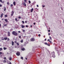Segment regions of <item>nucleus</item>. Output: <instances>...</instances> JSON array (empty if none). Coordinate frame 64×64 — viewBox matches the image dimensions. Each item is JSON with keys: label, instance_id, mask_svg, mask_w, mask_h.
<instances>
[{"label": "nucleus", "instance_id": "obj_48", "mask_svg": "<svg viewBox=\"0 0 64 64\" xmlns=\"http://www.w3.org/2000/svg\"><path fill=\"white\" fill-rule=\"evenodd\" d=\"M48 41H49V42L50 41V39H48Z\"/></svg>", "mask_w": 64, "mask_h": 64}, {"label": "nucleus", "instance_id": "obj_38", "mask_svg": "<svg viewBox=\"0 0 64 64\" xmlns=\"http://www.w3.org/2000/svg\"><path fill=\"white\" fill-rule=\"evenodd\" d=\"M45 5H43L42 6V7H45Z\"/></svg>", "mask_w": 64, "mask_h": 64}, {"label": "nucleus", "instance_id": "obj_63", "mask_svg": "<svg viewBox=\"0 0 64 64\" xmlns=\"http://www.w3.org/2000/svg\"><path fill=\"white\" fill-rule=\"evenodd\" d=\"M9 54V53H8V52H7V54Z\"/></svg>", "mask_w": 64, "mask_h": 64}, {"label": "nucleus", "instance_id": "obj_3", "mask_svg": "<svg viewBox=\"0 0 64 64\" xmlns=\"http://www.w3.org/2000/svg\"><path fill=\"white\" fill-rule=\"evenodd\" d=\"M16 54L17 56H20V53L19 52H17L16 53Z\"/></svg>", "mask_w": 64, "mask_h": 64}, {"label": "nucleus", "instance_id": "obj_54", "mask_svg": "<svg viewBox=\"0 0 64 64\" xmlns=\"http://www.w3.org/2000/svg\"><path fill=\"white\" fill-rule=\"evenodd\" d=\"M26 27H28V25H26Z\"/></svg>", "mask_w": 64, "mask_h": 64}, {"label": "nucleus", "instance_id": "obj_14", "mask_svg": "<svg viewBox=\"0 0 64 64\" xmlns=\"http://www.w3.org/2000/svg\"><path fill=\"white\" fill-rule=\"evenodd\" d=\"M3 62H4V63H6V60H4L3 61Z\"/></svg>", "mask_w": 64, "mask_h": 64}, {"label": "nucleus", "instance_id": "obj_59", "mask_svg": "<svg viewBox=\"0 0 64 64\" xmlns=\"http://www.w3.org/2000/svg\"><path fill=\"white\" fill-rule=\"evenodd\" d=\"M44 41H46V38L45 39Z\"/></svg>", "mask_w": 64, "mask_h": 64}, {"label": "nucleus", "instance_id": "obj_1", "mask_svg": "<svg viewBox=\"0 0 64 64\" xmlns=\"http://www.w3.org/2000/svg\"><path fill=\"white\" fill-rule=\"evenodd\" d=\"M12 34L14 35V36H17V35H18V33L15 31H13L12 32Z\"/></svg>", "mask_w": 64, "mask_h": 64}, {"label": "nucleus", "instance_id": "obj_29", "mask_svg": "<svg viewBox=\"0 0 64 64\" xmlns=\"http://www.w3.org/2000/svg\"><path fill=\"white\" fill-rule=\"evenodd\" d=\"M50 38L51 39V40H52V38H51V36H50Z\"/></svg>", "mask_w": 64, "mask_h": 64}, {"label": "nucleus", "instance_id": "obj_51", "mask_svg": "<svg viewBox=\"0 0 64 64\" xmlns=\"http://www.w3.org/2000/svg\"><path fill=\"white\" fill-rule=\"evenodd\" d=\"M23 32H25V30H23Z\"/></svg>", "mask_w": 64, "mask_h": 64}, {"label": "nucleus", "instance_id": "obj_34", "mask_svg": "<svg viewBox=\"0 0 64 64\" xmlns=\"http://www.w3.org/2000/svg\"><path fill=\"white\" fill-rule=\"evenodd\" d=\"M47 46H50V44H47Z\"/></svg>", "mask_w": 64, "mask_h": 64}, {"label": "nucleus", "instance_id": "obj_11", "mask_svg": "<svg viewBox=\"0 0 64 64\" xmlns=\"http://www.w3.org/2000/svg\"><path fill=\"white\" fill-rule=\"evenodd\" d=\"M4 39L5 40H6L7 39V38L6 37L4 38Z\"/></svg>", "mask_w": 64, "mask_h": 64}, {"label": "nucleus", "instance_id": "obj_56", "mask_svg": "<svg viewBox=\"0 0 64 64\" xmlns=\"http://www.w3.org/2000/svg\"><path fill=\"white\" fill-rule=\"evenodd\" d=\"M48 32H50V30H48Z\"/></svg>", "mask_w": 64, "mask_h": 64}, {"label": "nucleus", "instance_id": "obj_24", "mask_svg": "<svg viewBox=\"0 0 64 64\" xmlns=\"http://www.w3.org/2000/svg\"><path fill=\"white\" fill-rule=\"evenodd\" d=\"M3 15H4L2 13L1 15V16H3Z\"/></svg>", "mask_w": 64, "mask_h": 64}, {"label": "nucleus", "instance_id": "obj_33", "mask_svg": "<svg viewBox=\"0 0 64 64\" xmlns=\"http://www.w3.org/2000/svg\"><path fill=\"white\" fill-rule=\"evenodd\" d=\"M12 14H14V11H12Z\"/></svg>", "mask_w": 64, "mask_h": 64}, {"label": "nucleus", "instance_id": "obj_60", "mask_svg": "<svg viewBox=\"0 0 64 64\" xmlns=\"http://www.w3.org/2000/svg\"><path fill=\"white\" fill-rule=\"evenodd\" d=\"M34 25H35V22H34Z\"/></svg>", "mask_w": 64, "mask_h": 64}, {"label": "nucleus", "instance_id": "obj_18", "mask_svg": "<svg viewBox=\"0 0 64 64\" xmlns=\"http://www.w3.org/2000/svg\"><path fill=\"white\" fill-rule=\"evenodd\" d=\"M4 20L6 22H8V21H7V19H4Z\"/></svg>", "mask_w": 64, "mask_h": 64}, {"label": "nucleus", "instance_id": "obj_20", "mask_svg": "<svg viewBox=\"0 0 64 64\" xmlns=\"http://www.w3.org/2000/svg\"><path fill=\"white\" fill-rule=\"evenodd\" d=\"M3 48H0V51H2Z\"/></svg>", "mask_w": 64, "mask_h": 64}, {"label": "nucleus", "instance_id": "obj_55", "mask_svg": "<svg viewBox=\"0 0 64 64\" xmlns=\"http://www.w3.org/2000/svg\"><path fill=\"white\" fill-rule=\"evenodd\" d=\"M37 6L38 7H39V6H38V5H37Z\"/></svg>", "mask_w": 64, "mask_h": 64}, {"label": "nucleus", "instance_id": "obj_8", "mask_svg": "<svg viewBox=\"0 0 64 64\" xmlns=\"http://www.w3.org/2000/svg\"><path fill=\"white\" fill-rule=\"evenodd\" d=\"M23 4L24 6H26V4H25V2H23Z\"/></svg>", "mask_w": 64, "mask_h": 64}, {"label": "nucleus", "instance_id": "obj_32", "mask_svg": "<svg viewBox=\"0 0 64 64\" xmlns=\"http://www.w3.org/2000/svg\"><path fill=\"white\" fill-rule=\"evenodd\" d=\"M4 59L5 60L6 59V57H4Z\"/></svg>", "mask_w": 64, "mask_h": 64}, {"label": "nucleus", "instance_id": "obj_10", "mask_svg": "<svg viewBox=\"0 0 64 64\" xmlns=\"http://www.w3.org/2000/svg\"><path fill=\"white\" fill-rule=\"evenodd\" d=\"M4 50H6V49H7V48L4 47Z\"/></svg>", "mask_w": 64, "mask_h": 64}, {"label": "nucleus", "instance_id": "obj_26", "mask_svg": "<svg viewBox=\"0 0 64 64\" xmlns=\"http://www.w3.org/2000/svg\"><path fill=\"white\" fill-rule=\"evenodd\" d=\"M7 5H9V2H7Z\"/></svg>", "mask_w": 64, "mask_h": 64}, {"label": "nucleus", "instance_id": "obj_42", "mask_svg": "<svg viewBox=\"0 0 64 64\" xmlns=\"http://www.w3.org/2000/svg\"><path fill=\"white\" fill-rule=\"evenodd\" d=\"M24 2H26V0H24Z\"/></svg>", "mask_w": 64, "mask_h": 64}, {"label": "nucleus", "instance_id": "obj_37", "mask_svg": "<svg viewBox=\"0 0 64 64\" xmlns=\"http://www.w3.org/2000/svg\"><path fill=\"white\" fill-rule=\"evenodd\" d=\"M22 22L23 23V24H24V21H22Z\"/></svg>", "mask_w": 64, "mask_h": 64}, {"label": "nucleus", "instance_id": "obj_53", "mask_svg": "<svg viewBox=\"0 0 64 64\" xmlns=\"http://www.w3.org/2000/svg\"><path fill=\"white\" fill-rule=\"evenodd\" d=\"M40 34H39L38 35V36H40Z\"/></svg>", "mask_w": 64, "mask_h": 64}, {"label": "nucleus", "instance_id": "obj_17", "mask_svg": "<svg viewBox=\"0 0 64 64\" xmlns=\"http://www.w3.org/2000/svg\"><path fill=\"white\" fill-rule=\"evenodd\" d=\"M0 54H4V53L2 52H0Z\"/></svg>", "mask_w": 64, "mask_h": 64}, {"label": "nucleus", "instance_id": "obj_6", "mask_svg": "<svg viewBox=\"0 0 64 64\" xmlns=\"http://www.w3.org/2000/svg\"><path fill=\"white\" fill-rule=\"evenodd\" d=\"M8 36H10V32H8Z\"/></svg>", "mask_w": 64, "mask_h": 64}, {"label": "nucleus", "instance_id": "obj_7", "mask_svg": "<svg viewBox=\"0 0 64 64\" xmlns=\"http://www.w3.org/2000/svg\"><path fill=\"white\" fill-rule=\"evenodd\" d=\"M33 8H32L30 10V12H32L33 11Z\"/></svg>", "mask_w": 64, "mask_h": 64}, {"label": "nucleus", "instance_id": "obj_4", "mask_svg": "<svg viewBox=\"0 0 64 64\" xmlns=\"http://www.w3.org/2000/svg\"><path fill=\"white\" fill-rule=\"evenodd\" d=\"M0 57H1V58H3L4 57V54H2V55L1 54H0Z\"/></svg>", "mask_w": 64, "mask_h": 64}, {"label": "nucleus", "instance_id": "obj_16", "mask_svg": "<svg viewBox=\"0 0 64 64\" xmlns=\"http://www.w3.org/2000/svg\"><path fill=\"white\" fill-rule=\"evenodd\" d=\"M12 45H13V46L14 45V42L13 41H12Z\"/></svg>", "mask_w": 64, "mask_h": 64}, {"label": "nucleus", "instance_id": "obj_5", "mask_svg": "<svg viewBox=\"0 0 64 64\" xmlns=\"http://www.w3.org/2000/svg\"><path fill=\"white\" fill-rule=\"evenodd\" d=\"M31 41H35V39L34 38H32L30 40Z\"/></svg>", "mask_w": 64, "mask_h": 64}, {"label": "nucleus", "instance_id": "obj_27", "mask_svg": "<svg viewBox=\"0 0 64 64\" xmlns=\"http://www.w3.org/2000/svg\"><path fill=\"white\" fill-rule=\"evenodd\" d=\"M28 3H29L30 4L31 3V1H30V0H29L28 1Z\"/></svg>", "mask_w": 64, "mask_h": 64}, {"label": "nucleus", "instance_id": "obj_2", "mask_svg": "<svg viewBox=\"0 0 64 64\" xmlns=\"http://www.w3.org/2000/svg\"><path fill=\"white\" fill-rule=\"evenodd\" d=\"M52 57H53L54 58L55 57V52H51Z\"/></svg>", "mask_w": 64, "mask_h": 64}, {"label": "nucleus", "instance_id": "obj_64", "mask_svg": "<svg viewBox=\"0 0 64 64\" xmlns=\"http://www.w3.org/2000/svg\"><path fill=\"white\" fill-rule=\"evenodd\" d=\"M7 16L6 15H5V16Z\"/></svg>", "mask_w": 64, "mask_h": 64}, {"label": "nucleus", "instance_id": "obj_57", "mask_svg": "<svg viewBox=\"0 0 64 64\" xmlns=\"http://www.w3.org/2000/svg\"><path fill=\"white\" fill-rule=\"evenodd\" d=\"M16 42H17L16 41H15V43H16Z\"/></svg>", "mask_w": 64, "mask_h": 64}, {"label": "nucleus", "instance_id": "obj_21", "mask_svg": "<svg viewBox=\"0 0 64 64\" xmlns=\"http://www.w3.org/2000/svg\"><path fill=\"white\" fill-rule=\"evenodd\" d=\"M20 42H21V43H23V40H21L20 41Z\"/></svg>", "mask_w": 64, "mask_h": 64}, {"label": "nucleus", "instance_id": "obj_36", "mask_svg": "<svg viewBox=\"0 0 64 64\" xmlns=\"http://www.w3.org/2000/svg\"><path fill=\"white\" fill-rule=\"evenodd\" d=\"M19 38H20V39H21V36H19Z\"/></svg>", "mask_w": 64, "mask_h": 64}, {"label": "nucleus", "instance_id": "obj_28", "mask_svg": "<svg viewBox=\"0 0 64 64\" xmlns=\"http://www.w3.org/2000/svg\"><path fill=\"white\" fill-rule=\"evenodd\" d=\"M13 6V5L12 4H11L10 5V7H12V6Z\"/></svg>", "mask_w": 64, "mask_h": 64}, {"label": "nucleus", "instance_id": "obj_23", "mask_svg": "<svg viewBox=\"0 0 64 64\" xmlns=\"http://www.w3.org/2000/svg\"><path fill=\"white\" fill-rule=\"evenodd\" d=\"M16 44L17 45H18V46L19 45V43H18V42L16 43Z\"/></svg>", "mask_w": 64, "mask_h": 64}, {"label": "nucleus", "instance_id": "obj_15", "mask_svg": "<svg viewBox=\"0 0 64 64\" xmlns=\"http://www.w3.org/2000/svg\"><path fill=\"white\" fill-rule=\"evenodd\" d=\"M9 60H12V58L11 57L9 58Z\"/></svg>", "mask_w": 64, "mask_h": 64}, {"label": "nucleus", "instance_id": "obj_9", "mask_svg": "<svg viewBox=\"0 0 64 64\" xmlns=\"http://www.w3.org/2000/svg\"><path fill=\"white\" fill-rule=\"evenodd\" d=\"M14 6H15L16 5V2H14L13 3Z\"/></svg>", "mask_w": 64, "mask_h": 64}, {"label": "nucleus", "instance_id": "obj_47", "mask_svg": "<svg viewBox=\"0 0 64 64\" xmlns=\"http://www.w3.org/2000/svg\"><path fill=\"white\" fill-rule=\"evenodd\" d=\"M9 64H11V62H10Z\"/></svg>", "mask_w": 64, "mask_h": 64}, {"label": "nucleus", "instance_id": "obj_19", "mask_svg": "<svg viewBox=\"0 0 64 64\" xmlns=\"http://www.w3.org/2000/svg\"><path fill=\"white\" fill-rule=\"evenodd\" d=\"M4 11H5L6 10V7H5V6L4 7Z\"/></svg>", "mask_w": 64, "mask_h": 64}, {"label": "nucleus", "instance_id": "obj_31", "mask_svg": "<svg viewBox=\"0 0 64 64\" xmlns=\"http://www.w3.org/2000/svg\"><path fill=\"white\" fill-rule=\"evenodd\" d=\"M49 42H50V43H51V44H52V42L51 41H50Z\"/></svg>", "mask_w": 64, "mask_h": 64}, {"label": "nucleus", "instance_id": "obj_61", "mask_svg": "<svg viewBox=\"0 0 64 64\" xmlns=\"http://www.w3.org/2000/svg\"><path fill=\"white\" fill-rule=\"evenodd\" d=\"M30 27H32V25H31L30 26Z\"/></svg>", "mask_w": 64, "mask_h": 64}, {"label": "nucleus", "instance_id": "obj_39", "mask_svg": "<svg viewBox=\"0 0 64 64\" xmlns=\"http://www.w3.org/2000/svg\"><path fill=\"white\" fill-rule=\"evenodd\" d=\"M18 32L19 33H21V32H20V31H18Z\"/></svg>", "mask_w": 64, "mask_h": 64}, {"label": "nucleus", "instance_id": "obj_41", "mask_svg": "<svg viewBox=\"0 0 64 64\" xmlns=\"http://www.w3.org/2000/svg\"><path fill=\"white\" fill-rule=\"evenodd\" d=\"M0 2H2V0H0Z\"/></svg>", "mask_w": 64, "mask_h": 64}, {"label": "nucleus", "instance_id": "obj_43", "mask_svg": "<svg viewBox=\"0 0 64 64\" xmlns=\"http://www.w3.org/2000/svg\"><path fill=\"white\" fill-rule=\"evenodd\" d=\"M2 3H4V1H3L2 2Z\"/></svg>", "mask_w": 64, "mask_h": 64}, {"label": "nucleus", "instance_id": "obj_58", "mask_svg": "<svg viewBox=\"0 0 64 64\" xmlns=\"http://www.w3.org/2000/svg\"><path fill=\"white\" fill-rule=\"evenodd\" d=\"M26 58V60H27V58Z\"/></svg>", "mask_w": 64, "mask_h": 64}, {"label": "nucleus", "instance_id": "obj_35", "mask_svg": "<svg viewBox=\"0 0 64 64\" xmlns=\"http://www.w3.org/2000/svg\"><path fill=\"white\" fill-rule=\"evenodd\" d=\"M4 26H7V24H5L4 25Z\"/></svg>", "mask_w": 64, "mask_h": 64}, {"label": "nucleus", "instance_id": "obj_52", "mask_svg": "<svg viewBox=\"0 0 64 64\" xmlns=\"http://www.w3.org/2000/svg\"><path fill=\"white\" fill-rule=\"evenodd\" d=\"M25 23H27V21H26L25 22Z\"/></svg>", "mask_w": 64, "mask_h": 64}, {"label": "nucleus", "instance_id": "obj_25", "mask_svg": "<svg viewBox=\"0 0 64 64\" xmlns=\"http://www.w3.org/2000/svg\"><path fill=\"white\" fill-rule=\"evenodd\" d=\"M44 44L45 45H47L48 44L47 43V42H46L45 43H44Z\"/></svg>", "mask_w": 64, "mask_h": 64}, {"label": "nucleus", "instance_id": "obj_62", "mask_svg": "<svg viewBox=\"0 0 64 64\" xmlns=\"http://www.w3.org/2000/svg\"><path fill=\"white\" fill-rule=\"evenodd\" d=\"M2 20H4V19L2 18Z\"/></svg>", "mask_w": 64, "mask_h": 64}, {"label": "nucleus", "instance_id": "obj_49", "mask_svg": "<svg viewBox=\"0 0 64 64\" xmlns=\"http://www.w3.org/2000/svg\"><path fill=\"white\" fill-rule=\"evenodd\" d=\"M18 18H19V19H21V17L19 16L18 17Z\"/></svg>", "mask_w": 64, "mask_h": 64}, {"label": "nucleus", "instance_id": "obj_45", "mask_svg": "<svg viewBox=\"0 0 64 64\" xmlns=\"http://www.w3.org/2000/svg\"><path fill=\"white\" fill-rule=\"evenodd\" d=\"M13 14H11V16H13Z\"/></svg>", "mask_w": 64, "mask_h": 64}, {"label": "nucleus", "instance_id": "obj_30", "mask_svg": "<svg viewBox=\"0 0 64 64\" xmlns=\"http://www.w3.org/2000/svg\"><path fill=\"white\" fill-rule=\"evenodd\" d=\"M15 20L16 21H18V20H17V18H15Z\"/></svg>", "mask_w": 64, "mask_h": 64}, {"label": "nucleus", "instance_id": "obj_22", "mask_svg": "<svg viewBox=\"0 0 64 64\" xmlns=\"http://www.w3.org/2000/svg\"><path fill=\"white\" fill-rule=\"evenodd\" d=\"M20 58L21 59H22V60H23V57H21Z\"/></svg>", "mask_w": 64, "mask_h": 64}, {"label": "nucleus", "instance_id": "obj_44", "mask_svg": "<svg viewBox=\"0 0 64 64\" xmlns=\"http://www.w3.org/2000/svg\"><path fill=\"white\" fill-rule=\"evenodd\" d=\"M2 40H4V38H2Z\"/></svg>", "mask_w": 64, "mask_h": 64}, {"label": "nucleus", "instance_id": "obj_13", "mask_svg": "<svg viewBox=\"0 0 64 64\" xmlns=\"http://www.w3.org/2000/svg\"><path fill=\"white\" fill-rule=\"evenodd\" d=\"M25 50V48H23L22 49V51H24Z\"/></svg>", "mask_w": 64, "mask_h": 64}, {"label": "nucleus", "instance_id": "obj_40", "mask_svg": "<svg viewBox=\"0 0 64 64\" xmlns=\"http://www.w3.org/2000/svg\"><path fill=\"white\" fill-rule=\"evenodd\" d=\"M2 5L1 4H0V7H2Z\"/></svg>", "mask_w": 64, "mask_h": 64}, {"label": "nucleus", "instance_id": "obj_50", "mask_svg": "<svg viewBox=\"0 0 64 64\" xmlns=\"http://www.w3.org/2000/svg\"><path fill=\"white\" fill-rule=\"evenodd\" d=\"M48 35H50V33H49L48 34Z\"/></svg>", "mask_w": 64, "mask_h": 64}, {"label": "nucleus", "instance_id": "obj_12", "mask_svg": "<svg viewBox=\"0 0 64 64\" xmlns=\"http://www.w3.org/2000/svg\"><path fill=\"white\" fill-rule=\"evenodd\" d=\"M22 28H24V27H25V26H24V25H23L22 26Z\"/></svg>", "mask_w": 64, "mask_h": 64}, {"label": "nucleus", "instance_id": "obj_46", "mask_svg": "<svg viewBox=\"0 0 64 64\" xmlns=\"http://www.w3.org/2000/svg\"><path fill=\"white\" fill-rule=\"evenodd\" d=\"M8 40H10V39H9V38H8Z\"/></svg>", "mask_w": 64, "mask_h": 64}]
</instances>
